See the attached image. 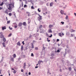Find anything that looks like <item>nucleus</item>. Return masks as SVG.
<instances>
[{"instance_id":"nucleus-1","label":"nucleus","mask_w":76,"mask_h":76,"mask_svg":"<svg viewBox=\"0 0 76 76\" xmlns=\"http://www.w3.org/2000/svg\"><path fill=\"white\" fill-rule=\"evenodd\" d=\"M9 7L8 8L9 10H12V8L14 7V4H12V2L9 4Z\"/></svg>"},{"instance_id":"nucleus-2","label":"nucleus","mask_w":76,"mask_h":76,"mask_svg":"<svg viewBox=\"0 0 76 76\" xmlns=\"http://www.w3.org/2000/svg\"><path fill=\"white\" fill-rule=\"evenodd\" d=\"M38 15L39 16V17H38L37 19L40 21V22H41V20H42V16L40 15L39 14H38Z\"/></svg>"},{"instance_id":"nucleus-3","label":"nucleus","mask_w":76,"mask_h":76,"mask_svg":"<svg viewBox=\"0 0 76 76\" xmlns=\"http://www.w3.org/2000/svg\"><path fill=\"white\" fill-rule=\"evenodd\" d=\"M0 34L1 35H0V38H1L4 37V35L3 34V33L1 32L0 33Z\"/></svg>"},{"instance_id":"nucleus-4","label":"nucleus","mask_w":76,"mask_h":76,"mask_svg":"<svg viewBox=\"0 0 76 76\" xmlns=\"http://www.w3.org/2000/svg\"><path fill=\"white\" fill-rule=\"evenodd\" d=\"M23 69H26V63L25 62L23 64Z\"/></svg>"},{"instance_id":"nucleus-5","label":"nucleus","mask_w":76,"mask_h":76,"mask_svg":"<svg viewBox=\"0 0 76 76\" xmlns=\"http://www.w3.org/2000/svg\"><path fill=\"white\" fill-rule=\"evenodd\" d=\"M22 23L20 22L18 24V26H19V27H20V26H22Z\"/></svg>"},{"instance_id":"nucleus-6","label":"nucleus","mask_w":76,"mask_h":76,"mask_svg":"<svg viewBox=\"0 0 76 76\" xmlns=\"http://www.w3.org/2000/svg\"><path fill=\"white\" fill-rule=\"evenodd\" d=\"M6 29V27L5 26L2 27V30H4V29Z\"/></svg>"},{"instance_id":"nucleus-7","label":"nucleus","mask_w":76,"mask_h":76,"mask_svg":"<svg viewBox=\"0 0 76 76\" xmlns=\"http://www.w3.org/2000/svg\"><path fill=\"white\" fill-rule=\"evenodd\" d=\"M14 23H15V25H16L14 26L15 28H17L18 27V24H17L16 23H13V24H14Z\"/></svg>"},{"instance_id":"nucleus-8","label":"nucleus","mask_w":76,"mask_h":76,"mask_svg":"<svg viewBox=\"0 0 76 76\" xmlns=\"http://www.w3.org/2000/svg\"><path fill=\"white\" fill-rule=\"evenodd\" d=\"M22 24H23V25L25 26H26V22H23Z\"/></svg>"},{"instance_id":"nucleus-9","label":"nucleus","mask_w":76,"mask_h":76,"mask_svg":"<svg viewBox=\"0 0 76 76\" xmlns=\"http://www.w3.org/2000/svg\"><path fill=\"white\" fill-rule=\"evenodd\" d=\"M17 44L19 46H20V41H19L18 42H17Z\"/></svg>"},{"instance_id":"nucleus-10","label":"nucleus","mask_w":76,"mask_h":76,"mask_svg":"<svg viewBox=\"0 0 76 76\" xmlns=\"http://www.w3.org/2000/svg\"><path fill=\"white\" fill-rule=\"evenodd\" d=\"M53 4H54V3H53V2H51V3H50V7H53Z\"/></svg>"},{"instance_id":"nucleus-11","label":"nucleus","mask_w":76,"mask_h":76,"mask_svg":"<svg viewBox=\"0 0 76 76\" xmlns=\"http://www.w3.org/2000/svg\"><path fill=\"white\" fill-rule=\"evenodd\" d=\"M42 28V25H40L39 26V29H40V30H41V28Z\"/></svg>"},{"instance_id":"nucleus-12","label":"nucleus","mask_w":76,"mask_h":76,"mask_svg":"<svg viewBox=\"0 0 76 76\" xmlns=\"http://www.w3.org/2000/svg\"><path fill=\"white\" fill-rule=\"evenodd\" d=\"M48 32H49V33H52L53 32V31H52V30H51V29H50L48 31Z\"/></svg>"},{"instance_id":"nucleus-13","label":"nucleus","mask_w":76,"mask_h":76,"mask_svg":"<svg viewBox=\"0 0 76 76\" xmlns=\"http://www.w3.org/2000/svg\"><path fill=\"white\" fill-rule=\"evenodd\" d=\"M4 60V58H3V57H2V59H1V61H0L1 63H3V62Z\"/></svg>"},{"instance_id":"nucleus-14","label":"nucleus","mask_w":76,"mask_h":76,"mask_svg":"<svg viewBox=\"0 0 76 76\" xmlns=\"http://www.w3.org/2000/svg\"><path fill=\"white\" fill-rule=\"evenodd\" d=\"M2 45L3 47H6V45H5V43H4V42L2 43Z\"/></svg>"},{"instance_id":"nucleus-15","label":"nucleus","mask_w":76,"mask_h":76,"mask_svg":"<svg viewBox=\"0 0 76 76\" xmlns=\"http://www.w3.org/2000/svg\"><path fill=\"white\" fill-rule=\"evenodd\" d=\"M8 9H7L6 11H5V13H7V14H8Z\"/></svg>"},{"instance_id":"nucleus-16","label":"nucleus","mask_w":76,"mask_h":76,"mask_svg":"<svg viewBox=\"0 0 76 76\" xmlns=\"http://www.w3.org/2000/svg\"><path fill=\"white\" fill-rule=\"evenodd\" d=\"M9 4L7 2H6V3H5V4L6 6L7 7H8V6H9Z\"/></svg>"},{"instance_id":"nucleus-17","label":"nucleus","mask_w":76,"mask_h":76,"mask_svg":"<svg viewBox=\"0 0 76 76\" xmlns=\"http://www.w3.org/2000/svg\"><path fill=\"white\" fill-rule=\"evenodd\" d=\"M64 10H61V14H62V15H63V14H64Z\"/></svg>"},{"instance_id":"nucleus-18","label":"nucleus","mask_w":76,"mask_h":76,"mask_svg":"<svg viewBox=\"0 0 76 76\" xmlns=\"http://www.w3.org/2000/svg\"><path fill=\"white\" fill-rule=\"evenodd\" d=\"M53 25H50L49 26V28H51L52 27H53Z\"/></svg>"},{"instance_id":"nucleus-19","label":"nucleus","mask_w":76,"mask_h":76,"mask_svg":"<svg viewBox=\"0 0 76 76\" xmlns=\"http://www.w3.org/2000/svg\"><path fill=\"white\" fill-rule=\"evenodd\" d=\"M31 46L32 47H31V48H34V44L33 43H31Z\"/></svg>"},{"instance_id":"nucleus-20","label":"nucleus","mask_w":76,"mask_h":76,"mask_svg":"<svg viewBox=\"0 0 76 76\" xmlns=\"http://www.w3.org/2000/svg\"><path fill=\"white\" fill-rule=\"evenodd\" d=\"M21 51L23 50V45H21Z\"/></svg>"},{"instance_id":"nucleus-21","label":"nucleus","mask_w":76,"mask_h":76,"mask_svg":"<svg viewBox=\"0 0 76 76\" xmlns=\"http://www.w3.org/2000/svg\"><path fill=\"white\" fill-rule=\"evenodd\" d=\"M44 32V29H42V31L40 32V33H43Z\"/></svg>"},{"instance_id":"nucleus-22","label":"nucleus","mask_w":76,"mask_h":76,"mask_svg":"<svg viewBox=\"0 0 76 76\" xmlns=\"http://www.w3.org/2000/svg\"><path fill=\"white\" fill-rule=\"evenodd\" d=\"M6 41V38L4 37V38H3V41L4 42H5Z\"/></svg>"},{"instance_id":"nucleus-23","label":"nucleus","mask_w":76,"mask_h":76,"mask_svg":"<svg viewBox=\"0 0 76 76\" xmlns=\"http://www.w3.org/2000/svg\"><path fill=\"white\" fill-rule=\"evenodd\" d=\"M28 23H30L31 21V20H30V18H28Z\"/></svg>"},{"instance_id":"nucleus-24","label":"nucleus","mask_w":76,"mask_h":76,"mask_svg":"<svg viewBox=\"0 0 76 76\" xmlns=\"http://www.w3.org/2000/svg\"><path fill=\"white\" fill-rule=\"evenodd\" d=\"M10 23V20H8L7 22V24H9Z\"/></svg>"},{"instance_id":"nucleus-25","label":"nucleus","mask_w":76,"mask_h":76,"mask_svg":"<svg viewBox=\"0 0 76 76\" xmlns=\"http://www.w3.org/2000/svg\"><path fill=\"white\" fill-rule=\"evenodd\" d=\"M13 56L14 57V58H16V54L15 53L14 54Z\"/></svg>"},{"instance_id":"nucleus-26","label":"nucleus","mask_w":76,"mask_h":76,"mask_svg":"<svg viewBox=\"0 0 76 76\" xmlns=\"http://www.w3.org/2000/svg\"><path fill=\"white\" fill-rule=\"evenodd\" d=\"M11 61L12 62L14 61V58H11Z\"/></svg>"},{"instance_id":"nucleus-27","label":"nucleus","mask_w":76,"mask_h":76,"mask_svg":"<svg viewBox=\"0 0 76 76\" xmlns=\"http://www.w3.org/2000/svg\"><path fill=\"white\" fill-rule=\"evenodd\" d=\"M68 69L69 71H71L72 70V68L71 67H69L68 68Z\"/></svg>"},{"instance_id":"nucleus-28","label":"nucleus","mask_w":76,"mask_h":76,"mask_svg":"<svg viewBox=\"0 0 76 76\" xmlns=\"http://www.w3.org/2000/svg\"><path fill=\"white\" fill-rule=\"evenodd\" d=\"M8 15L10 16H12V13H9Z\"/></svg>"},{"instance_id":"nucleus-29","label":"nucleus","mask_w":76,"mask_h":76,"mask_svg":"<svg viewBox=\"0 0 76 76\" xmlns=\"http://www.w3.org/2000/svg\"><path fill=\"white\" fill-rule=\"evenodd\" d=\"M37 11H38V12H41V10H39V8H38L37 9Z\"/></svg>"},{"instance_id":"nucleus-30","label":"nucleus","mask_w":76,"mask_h":76,"mask_svg":"<svg viewBox=\"0 0 76 76\" xmlns=\"http://www.w3.org/2000/svg\"><path fill=\"white\" fill-rule=\"evenodd\" d=\"M3 4H4V3H3V2H2L0 4V6H3Z\"/></svg>"},{"instance_id":"nucleus-31","label":"nucleus","mask_w":76,"mask_h":76,"mask_svg":"<svg viewBox=\"0 0 76 76\" xmlns=\"http://www.w3.org/2000/svg\"><path fill=\"white\" fill-rule=\"evenodd\" d=\"M41 62H40V61H39L38 62V64H39V65H40V64H41Z\"/></svg>"},{"instance_id":"nucleus-32","label":"nucleus","mask_w":76,"mask_h":76,"mask_svg":"<svg viewBox=\"0 0 76 76\" xmlns=\"http://www.w3.org/2000/svg\"><path fill=\"white\" fill-rule=\"evenodd\" d=\"M51 56L53 57V56H54V53H52L51 54Z\"/></svg>"},{"instance_id":"nucleus-33","label":"nucleus","mask_w":76,"mask_h":76,"mask_svg":"<svg viewBox=\"0 0 76 76\" xmlns=\"http://www.w3.org/2000/svg\"><path fill=\"white\" fill-rule=\"evenodd\" d=\"M11 36H12V34H10L8 35L9 37H11Z\"/></svg>"},{"instance_id":"nucleus-34","label":"nucleus","mask_w":76,"mask_h":76,"mask_svg":"<svg viewBox=\"0 0 76 76\" xmlns=\"http://www.w3.org/2000/svg\"><path fill=\"white\" fill-rule=\"evenodd\" d=\"M66 19H68V16L66 15V17H65Z\"/></svg>"},{"instance_id":"nucleus-35","label":"nucleus","mask_w":76,"mask_h":76,"mask_svg":"<svg viewBox=\"0 0 76 76\" xmlns=\"http://www.w3.org/2000/svg\"><path fill=\"white\" fill-rule=\"evenodd\" d=\"M60 50H57V53H60Z\"/></svg>"},{"instance_id":"nucleus-36","label":"nucleus","mask_w":76,"mask_h":76,"mask_svg":"<svg viewBox=\"0 0 76 76\" xmlns=\"http://www.w3.org/2000/svg\"><path fill=\"white\" fill-rule=\"evenodd\" d=\"M71 32H75V30H74L73 29H71Z\"/></svg>"},{"instance_id":"nucleus-37","label":"nucleus","mask_w":76,"mask_h":76,"mask_svg":"<svg viewBox=\"0 0 76 76\" xmlns=\"http://www.w3.org/2000/svg\"><path fill=\"white\" fill-rule=\"evenodd\" d=\"M52 36H53V35H52V34H51L50 36H49V37L50 38H51V37H52Z\"/></svg>"},{"instance_id":"nucleus-38","label":"nucleus","mask_w":76,"mask_h":76,"mask_svg":"<svg viewBox=\"0 0 76 76\" xmlns=\"http://www.w3.org/2000/svg\"><path fill=\"white\" fill-rule=\"evenodd\" d=\"M22 44H23V45H25V43H24V41H23L22 42Z\"/></svg>"},{"instance_id":"nucleus-39","label":"nucleus","mask_w":76,"mask_h":76,"mask_svg":"<svg viewBox=\"0 0 76 76\" xmlns=\"http://www.w3.org/2000/svg\"><path fill=\"white\" fill-rule=\"evenodd\" d=\"M13 73H16V71H15V70H14V71H13Z\"/></svg>"},{"instance_id":"nucleus-40","label":"nucleus","mask_w":76,"mask_h":76,"mask_svg":"<svg viewBox=\"0 0 76 76\" xmlns=\"http://www.w3.org/2000/svg\"><path fill=\"white\" fill-rule=\"evenodd\" d=\"M71 36L72 37H73V36H75V34H71Z\"/></svg>"},{"instance_id":"nucleus-41","label":"nucleus","mask_w":76,"mask_h":76,"mask_svg":"<svg viewBox=\"0 0 76 76\" xmlns=\"http://www.w3.org/2000/svg\"><path fill=\"white\" fill-rule=\"evenodd\" d=\"M31 8L32 9H34V7H33V6H31Z\"/></svg>"},{"instance_id":"nucleus-42","label":"nucleus","mask_w":76,"mask_h":76,"mask_svg":"<svg viewBox=\"0 0 76 76\" xmlns=\"http://www.w3.org/2000/svg\"><path fill=\"white\" fill-rule=\"evenodd\" d=\"M35 50H38V47L35 48Z\"/></svg>"},{"instance_id":"nucleus-43","label":"nucleus","mask_w":76,"mask_h":76,"mask_svg":"<svg viewBox=\"0 0 76 76\" xmlns=\"http://www.w3.org/2000/svg\"><path fill=\"white\" fill-rule=\"evenodd\" d=\"M61 23H62V25H64V22H61Z\"/></svg>"},{"instance_id":"nucleus-44","label":"nucleus","mask_w":76,"mask_h":76,"mask_svg":"<svg viewBox=\"0 0 76 76\" xmlns=\"http://www.w3.org/2000/svg\"><path fill=\"white\" fill-rule=\"evenodd\" d=\"M8 73H9V76H10V71H8Z\"/></svg>"},{"instance_id":"nucleus-45","label":"nucleus","mask_w":76,"mask_h":76,"mask_svg":"<svg viewBox=\"0 0 76 76\" xmlns=\"http://www.w3.org/2000/svg\"><path fill=\"white\" fill-rule=\"evenodd\" d=\"M59 36L61 37V33H59Z\"/></svg>"},{"instance_id":"nucleus-46","label":"nucleus","mask_w":76,"mask_h":76,"mask_svg":"<svg viewBox=\"0 0 76 76\" xmlns=\"http://www.w3.org/2000/svg\"><path fill=\"white\" fill-rule=\"evenodd\" d=\"M31 56H32V57H33V56H34V54H33V53H31Z\"/></svg>"},{"instance_id":"nucleus-47","label":"nucleus","mask_w":76,"mask_h":76,"mask_svg":"<svg viewBox=\"0 0 76 76\" xmlns=\"http://www.w3.org/2000/svg\"><path fill=\"white\" fill-rule=\"evenodd\" d=\"M27 7V6H26V4L24 5V7Z\"/></svg>"},{"instance_id":"nucleus-48","label":"nucleus","mask_w":76,"mask_h":76,"mask_svg":"<svg viewBox=\"0 0 76 76\" xmlns=\"http://www.w3.org/2000/svg\"><path fill=\"white\" fill-rule=\"evenodd\" d=\"M60 41V40L58 39H57L56 40L57 42H58V41Z\"/></svg>"},{"instance_id":"nucleus-49","label":"nucleus","mask_w":76,"mask_h":76,"mask_svg":"<svg viewBox=\"0 0 76 76\" xmlns=\"http://www.w3.org/2000/svg\"><path fill=\"white\" fill-rule=\"evenodd\" d=\"M32 50V49H31L29 50V52H31V51Z\"/></svg>"},{"instance_id":"nucleus-50","label":"nucleus","mask_w":76,"mask_h":76,"mask_svg":"<svg viewBox=\"0 0 76 76\" xmlns=\"http://www.w3.org/2000/svg\"><path fill=\"white\" fill-rule=\"evenodd\" d=\"M43 50H45V48H44V45H43Z\"/></svg>"},{"instance_id":"nucleus-51","label":"nucleus","mask_w":76,"mask_h":76,"mask_svg":"<svg viewBox=\"0 0 76 76\" xmlns=\"http://www.w3.org/2000/svg\"><path fill=\"white\" fill-rule=\"evenodd\" d=\"M50 58H51V59L52 60L53 59V56H52L51 57H50Z\"/></svg>"},{"instance_id":"nucleus-52","label":"nucleus","mask_w":76,"mask_h":76,"mask_svg":"<svg viewBox=\"0 0 76 76\" xmlns=\"http://www.w3.org/2000/svg\"><path fill=\"white\" fill-rule=\"evenodd\" d=\"M26 13H28V14H30V12H26Z\"/></svg>"},{"instance_id":"nucleus-53","label":"nucleus","mask_w":76,"mask_h":76,"mask_svg":"<svg viewBox=\"0 0 76 76\" xmlns=\"http://www.w3.org/2000/svg\"><path fill=\"white\" fill-rule=\"evenodd\" d=\"M21 71V72H23V69H22Z\"/></svg>"},{"instance_id":"nucleus-54","label":"nucleus","mask_w":76,"mask_h":76,"mask_svg":"<svg viewBox=\"0 0 76 76\" xmlns=\"http://www.w3.org/2000/svg\"><path fill=\"white\" fill-rule=\"evenodd\" d=\"M31 15V13L30 14H28V15H27L28 16H29Z\"/></svg>"},{"instance_id":"nucleus-55","label":"nucleus","mask_w":76,"mask_h":76,"mask_svg":"<svg viewBox=\"0 0 76 76\" xmlns=\"http://www.w3.org/2000/svg\"><path fill=\"white\" fill-rule=\"evenodd\" d=\"M40 61V62H41V63H43V61Z\"/></svg>"},{"instance_id":"nucleus-56","label":"nucleus","mask_w":76,"mask_h":76,"mask_svg":"<svg viewBox=\"0 0 76 76\" xmlns=\"http://www.w3.org/2000/svg\"><path fill=\"white\" fill-rule=\"evenodd\" d=\"M36 35H38V36H39V33H37L36 34Z\"/></svg>"},{"instance_id":"nucleus-57","label":"nucleus","mask_w":76,"mask_h":76,"mask_svg":"<svg viewBox=\"0 0 76 76\" xmlns=\"http://www.w3.org/2000/svg\"><path fill=\"white\" fill-rule=\"evenodd\" d=\"M60 71L61 72H62V70H61V69H60Z\"/></svg>"},{"instance_id":"nucleus-58","label":"nucleus","mask_w":76,"mask_h":76,"mask_svg":"<svg viewBox=\"0 0 76 76\" xmlns=\"http://www.w3.org/2000/svg\"><path fill=\"white\" fill-rule=\"evenodd\" d=\"M38 66H36L35 67V69H37V68H38Z\"/></svg>"},{"instance_id":"nucleus-59","label":"nucleus","mask_w":76,"mask_h":76,"mask_svg":"<svg viewBox=\"0 0 76 76\" xmlns=\"http://www.w3.org/2000/svg\"><path fill=\"white\" fill-rule=\"evenodd\" d=\"M3 9V8L1 7H0V10H1V9Z\"/></svg>"},{"instance_id":"nucleus-60","label":"nucleus","mask_w":76,"mask_h":76,"mask_svg":"<svg viewBox=\"0 0 76 76\" xmlns=\"http://www.w3.org/2000/svg\"><path fill=\"white\" fill-rule=\"evenodd\" d=\"M4 67H6V66H7V64H5V65H4Z\"/></svg>"},{"instance_id":"nucleus-61","label":"nucleus","mask_w":76,"mask_h":76,"mask_svg":"<svg viewBox=\"0 0 76 76\" xmlns=\"http://www.w3.org/2000/svg\"><path fill=\"white\" fill-rule=\"evenodd\" d=\"M28 75H31V72H29Z\"/></svg>"},{"instance_id":"nucleus-62","label":"nucleus","mask_w":76,"mask_h":76,"mask_svg":"<svg viewBox=\"0 0 76 76\" xmlns=\"http://www.w3.org/2000/svg\"><path fill=\"white\" fill-rule=\"evenodd\" d=\"M20 58H18V60H20Z\"/></svg>"},{"instance_id":"nucleus-63","label":"nucleus","mask_w":76,"mask_h":76,"mask_svg":"<svg viewBox=\"0 0 76 76\" xmlns=\"http://www.w3.org/2000/svg\"><path fill=\"white\" fill-rule=\"evenodd\" d=\"M74 15H75V16H76V13H74Z\"/></svg>"},{"instance_id":"nucleus-64","label":"nucleus","mask_w":76,"mask_h":76,"mask_svg":"<svg viewBox=\"0 0 76 76\" xmlns=\"http://www.w3.org/2000/svg\"><path fill=\"white\" fill-rule=\"evenodd\" d=\"M74 71H76V69L75 68L74 69Z\"/></svg>"}]
</instances>
